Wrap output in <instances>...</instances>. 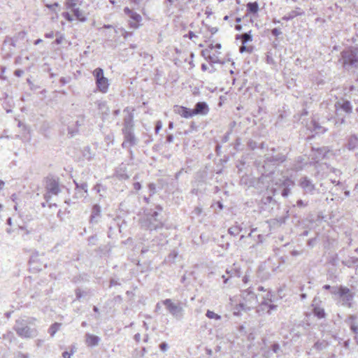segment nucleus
Returning <instances> with one entry per match:
<instances>
[{"label": "nucleus", "instance_id": "obj_1", "mask_svg": "<svg viewBox=\"0 0 358 358\" xmlns=\"http://www.w3.org/2000/svg\"><path fill=\"white\" fill-rule=\"evenodd\" d=\"M64 188L58 176L50 174L46 176V204L50 208L57 207V196Z\"/></svg>", "mask_w": 358, "mask_h": 358}, {"label": "nucleus", "instance_id": "obj_2", "mask_svg": "<svg viewBox=\"0 0 358 358\" xmlns=\"http://www.w3.org/2000/svg\"><path fill=\"white\" fill-rule=\"evenodd\" d=\"M295 186L294 181L287 176H282L277 179L272 187L268 189L273 196L280 194L282 197L287 198L290 194L292 188Z\"/></svg>", "mask_w": 358, "mask_h": 358}, {"label": "nucleus", "instance_id": "obj_3", "mask_svg": "<svg viewBox=\"0 0 358 358\" xmlns=\"http://www.w3.org/2000/svg\"><path fill=\"white\" fill-rule=\"evenodd\" d=\"M339 62L347 71L358 69V48H350L341 52Z\"/></svg>", "mask_w": 358, "mask_h": 358}, {"label": "nucleus", "instance_id": "obj_4", "mask_svg": "<svg viewBox=\"0 0 358 358\" xmlns=\"http://www.w3.org/2000/svg\"><path fill=\"white\" fill-rule=\"evenodd\" d=\"M271 153H267L264 155V165L262 168L264 169L263 175H268L273 173L275 164L282 163L286 160V156L282 153L274 155L275 148H273L270 150Z\"/></svg>", "mask_w": 358, "mask_h": 358}, {"label": "nucleus", "instance_id": "obj_5", "mask_svg": "<svg viewBox=\"0 0 358 358\" xmlns=\"http://www.w3.org/2000/svg\"><path fill=\"white\" fill-rule=\"evenodd\" d=\"M156 209L157 210L151 209L145 214V227L150 231L157 230L163 227L159 213L162 211V208L160 206H157Z\"/></svg>", "mask_w": 358, "mask_h": 358}, {"label": "nucleus", "instance_id": "obj_6", "mask_svg": "<svg viewBox=\"0 0 358 358\" xmlns=\"http://www.w3.org/2000/svg\"><path fill=\"white\" fill-rule=\"evenodd\" d=\"M28 320H17L16 324L13 327V329L16 331L17 334L24 338H31L37 336V330L35 328L30 327Z\"/></svg>", "mask_w": 358, "mask_h": 358}, {"label": "nucleus", "instance_id": "obj_7", "mask_svg": "<svg viewBox=\"0 0 358 358\" xmlns=\"http://www.w3.org/2000/svg\"><path fill=\"white\" fill-rule=\"evenodd\" d=\"M168 312L177 320H182L184 317L185 310L180 301L176 302L173 299H166L162 301Z\"/></svg>", "mask_w": 358, "mask_h": 358}, {"label": "nucleus", "instance_id": "obj_8", "mask_svg": "<svg viewBox=\"0 0 358 358\" xmlns=\"http://www.w3.org/2000/svg\"><path fill=\"white\" fill-rule=\"evenodd\" d=\"M92 75L94 77L95 84L97 90L101 93H106L108 90V79L104 76L103 69L98 67L95 69Z\"/></svg>", "mask_w": 358, "mask_h": 358}, {"label": "nucleus", "instance_id": "obj_9", "mask_svg": "<svg viewBox=\"0 0 358 358\" xmlns=\"http://www.w3.org/2000/svg\"><path fill=\"white\" fill-rule=\"evenodd\" d=\"M243 297L245 303H241L239 304L243 310H250L257 306V297L253 292L250 290L244 291L243 292Z\"/></svg>", "mask_w": 358, "mask_h": 358}, {"label": "nucleus", "instance_id": "obj_10", "mask_svg": "<svg viewBox=\"0 0 358 358\" xmlns=\"http://www.w3.org/2000/svg\"><path fill=\"white\" fill-rule=\"evenodd\" d=\"M338 294L340 297L343 306H348L349 308L352 307V301L354 298V293L352 292L349 288L341 286L338 288Z\"/></svg>", "mask_w": 358, "mask_h": 358}, {"label": "nucleus", "instance_id": "obj_11", "mask_svg": "<svg viewBox=\"0 0 358 358\" xmlns=\"http://www.w3.org/2000/svg\"><path fill=\"white\" fill-rule=\"evenodd\" d=\"M337 115H342V112L346 114H350L352 112V106L351 102L344 98L339 99L334 104Z\"/></svg>", "mask_w": 358, "mask_h": 358}, {"label": "nucleus", "instance_id": "obj_12", "mask_svg": "<svg viewBox=\"0 0 358 358\" xmlns=\"http://www.w3.org/2000/svg\"><path fill=\"white\" fill-rule=\"evenodd\" d=\"M124 14L129 17V25L133 29H137L140 27V22L142 21V17L136 11L128 7L124 8Z\"/></svg>", "mask_w": 358, "mask_h": 358}, {"label": "nucleus", "instance_id": "obj_13", "mask_svg": "<svg viewBox=\"0 0 358 358\" xmlns=\"http://www.w3.org/2000/svg\"><path fill=\"white\" fill-rule=\"evenodd\" d=\"M299 185L305 194H314L316 191L315 185L307 176H302L299 180Z\"/></svg>", "mask_w": 358, "mask_h": 358}, {"label": "nucleus", "instance_id": "obj_14", "mask_svg": "<svg viewBox=\"0 0 358 358\" xmlns=\"http://www.w3.org/2000/svg\"><path fill=\"white\" fill-rule=\"evenodd\" d=\"M134 108L131 107H126L124 109L123 112L127 115L124 117L122 130L134 129Z\"/></svg>", "mask_w": 358, "mask_h": 358}, {"label": "nucleus", "instance_id": "obj_15", "mask_svg": "<svg viewBox=\"0 0 358 358\" xmlns=\"http://www.w3.org/2000/svg\"><path fill=\"white\" fill-rule=\"evenodd\" d=\"M29 271L33 273H37L43 270L45 265L39 260L38 253L36 252L34 253L29 258Z\"/></svg>", "mask_w": 358, "mask_h": 358}, {"label": "nucleus", "instance_id": "obj_16", "mask_svg": "<svg viewBox=\"0 0 358 358\" xmlns=\"http://www.w3.org/2000/svg\"><path fill=\"white\" fill-rule=\"evenodd\" d=\"M313 312L315 317L318 319H323L326 317L324 308L322 306V301L317 297H315L312 302Z\"/></svg>", "mask_w": 358, "mask_h": 358}, {"label": "nucleus", "instance_id": "obj_17", "mask_svg": "<svg viewBox=\"0 0 358 358\" xmlns=\"http://www.w3.org/2000/svg\"><path fill=\"white\" fill-rule=\"evenodd\" d=\"M345 323L350 327L354 334H358V320L357 315H349L345 320Z\"/></svg>", "mask_w": 358, "mask_h": 358}, {"label": "nucleus", "instance_id": "obj_18", "mask_svg": "<svg viewBox=\"0 0 358 358\" xmlns=\"http://www.w3.org/2000/svg\"><path fill=\"white\" fill-rule=\"evenodd\" d=\"M307 129L315 134H322L327 131V129L322 126L317 121L313 119L309 124H307Z\"/></svg>", "mask_w": 358, "mask_h": 358}, {"label": "nucleus", "instance_id": "obj_19", "mask_svg": "<svg viewBox=\"0 0 358 358\" xmlns=\"http://www.w3.org/2000/svg\"><path fill=\"white\" fill-rule=\"evenodd\" d=\"M67 7L68 8L71 9V12L73 13V15L77 20L82 22L87 21V13L84 10H80L78 7H77V5Z\"/></svg>", "mask_w": 358, "mask_h": 358}, {"label": "nucleus", "instance_id": "obj_20", "mask_svg": "<svg viewBox=\"0 0 358 358\" xmlns=\"http://www.w3.org/2000/svg\"><path fill=\"white\" fill-rule=\"evenodd\" d=\"M193 110V115H206L209 112V108L208 104L204 101H199L197 102Z\"/></svg>", "mask_w": 358, "mask_h": 358}, {"label": "nucleus", "instance_id": "obj_21", "mask_svg": "<svg viewBox=\"0 0 358 358\" xmlns=\"http://www.w3.org/2000/svg\"><path fill=\"white\" fill-rule=\"evenodd\" d=\"M122 131L124 136V139L129 143V146H134L137 145L138 139L135 136L134 129H126L122 130Z\"/></svg>", "mask_w": 358, "mask_h": 358}, {"label": "nucleus", "instance_id": "obj_22", "mask_svg": "<svg viewBox=\"0 0 358 358\" xmlns=\"http://www.w3.org/2000/svg\"><path fill=\"white\" fill-rule=\"evenodd\" d=\"M101 219V207L98 204H94L92 208L90 222L92 224H97Z\"/></svg>", "mask_w": 358, "mask_h": 358}, {"label": "nucleus", "instance_id": "obj_23", "mask_svg": "<svg viewBox=\"0 0 358 358\" xmlns=\"http://www.w3.org/2000/svg\"><path fill=\"white\" fill-rule=\"evenodd\" d=\"M174 112L185 118H189L194 116L192 109L185 106H176L174 107Z\"/></svg>", "mask_w": 358, "mask_h": 358}, {"label": "nucleus", "instance_id": "obj_24", "mask_svg": "<svg viewBox=\"0 0 358 358\" xmlns=\"http://www.w3.org/2000/svg\"><path fill=\"white\" fill-rule=\"evenodd\" d=\"M100 340V338L97 336L89 333L85 334V343L89 347H94L98 345Z\"/></svg>", "mask_w": 358, "mask_h": 358}, {"label": "nucleus", "instance_id": "obj_25", "mask_svg": "<svg viewBox=\"0 0 358 358\" xmlns=\"http://www.w3.org/2000/svg\"><path fill=\"white\" fill-rule=\"evenodd\" d=\"M82 155L84 159L87 161H91L94 159L96 152L92 150L90 146H85L82 150Z\"/></svg>", "mask_w": 358, "mask_h": 358}, {"label": "nucleus", "instance_id": "obj_26", "mask_svg": "<svg viewBox=\"0 0 358 358\" xmlns=\"http://www.w3.org/2000/svg\"><path fill=\"white\" fill-rule=\"evenodd\" d=\"M304 12L300 8H296V10H292L287 15L282 17V20L289 21L294 19L295 17L302 15Z\"/></svg>", "mask_w": 358, "mask_h": 358}, {"label": "nucleus", "instance_id": "obj_27", "mask_svg": "<svg viewBox=\"0 0 358 358\" xmlns=\"http://www.w3.org/2000/svg\"><path fill=\"white\" fill-rule=\"evenodd\" d=\"M273 294L268 292L265 296H263V300L260 303L259 308L257 309V312H259L261 310H264V306L268 305V302H272Z\"/></svg>", "mask_w": 358, "mask_h": 358}, {"label": "nucleus", "instance_id": "obj_28", "mask_svg": "<svg viewBox=\"0 0 358 358\" xmlns=\"http://www.w3.org/2000/svg\"><path fill=\"white\" fill-rule=\"evenodd\" d=\"M257 231V228L255 229H251L250 231V233L247 236H244V235H241L240 238H239V241H238V245L240 246V247H242V248H244V247H246L247 246V244H246V239L248 238H250L252 237V234Z\"/></svg>", "mask_w": 358, "mask_h": 358}, {"label": "nucleus", "instance_id": "obj_29", "mask_svg": "<svg viewBox=\"0 0 358 358\" xmlns=\"http://www.w3.org/2000/svg\"><path fill=\"white\" fill-rule=\"evenodd\" d=\"M247 11L251 14H256L259 10V4L257 2H249L247 3Z\"/></svg>", "mask_w": 358, "mask_h": 358}, {"label": "nucleus", "instance_id": "obj_30", "mask_svg": "<svg viewBox=\"0 0 358 358\" xmlns=\"http://www.w3.org/2000/svg\"><path fill=\"white\" fill-rule=\"evenodd\" d=\"M358 147V138L353 135L349 138L348 142V148L349 150H354Z\"/></svg>", "mask_w": 358, "mask_h": 358}, {"label": "nucleus", "instance_id": "obj_31", "mask_svg": "<svg viewBox=\"0 0 358 358\" xmlns=\"http://www.w3.org/2000/svg\"><path fill=\"white\" fill-rule=\"evenodd\" d=\"M236 38H241V41H242V43L243 44H245L246 43L252 41V36L251 34V31H248V32L243 33V34H242L241 35H237Z\"/></svg>", "mask_w": 358, "mask_h": 358}, {"label": "nucleus", "instance_id": "obj_32", "mask_svg": "<svg viewBox=\"0 0 358 358\" xmlns=\"http://www.w3.org/2000/svg\"><path fill=\"white\" fill-rule=\"evenodd\" d=\"M62 326L61 323L55 322L53 324L50 326V327L48 329V332L50 335L52 337L56 334L57 331L60 329V327Z\"/></svg>", "mask_w": 358, "mask_h": 358}, {"label": "nucleus", "instance_id": "obj_33", "mask_svg": "<svg viewBox=\"0 0 358 358\" xmlns=\"http://www.w3.org/2000/svg\"><path fill=\"white\" fill-rule=\"evenodd\" d=\"M242 231V228L238 225L232 226L229 228L228 232L231 236H236Z\"/></svg>", "mask_w": 358, "mask_h": 358}, {"label": "nucleus", "instance_id": "obj_34", "mask_svg": "<svg viewBox=\"0 0 358 358\" xmlns=\"http://www.w3.org/2000/svg\"><path fill=\"white\" fill-rule=\"evenodd\" d=\"M87 196V192H84L81 189H75V193L73 195V198L75 199H85Z\"/></svg>", "mask_w": 358, "mask_h": 358}, {"label": "nucleus", "instance_id": "obj_35", "mask_svg": "<svg viewBox=\"0 0 358 358\" xmlns=\"http://www.w3.org/2000/svg\"><path fill=\"white\" fill-rule=\"evenodd\" d=\"M206 316L209 318V319H214V320H221V315L214 313L213 311L212 310H208L206 311Z\"/></svg>", "mask_w": 358, "mask_h": 358}, {"label": "nucleus", "instance_id": "obj_36", "mask_svg": "<svg viewBox=\"0 0 358 358\" xmlns=\"http://www.w3.org/2000/svg\"><path fill=\"white\" fill-rule=\"evenodd\" d=\"M73 182L76 185L75 189H81V190H83L84 192H87L88 185H87V182H83L79 183L75 180H73Z\"/></svg>", "mask_w": 358, "mask_h": 358}, {"label": "nucleus", "instance_id": "obj_37", "mask_svg": "<svg viewBox=\"0 0 358 358\" xmlns=\"http://www.w3.org/2000/svg\"><path fill=\"white\" fill-rule=\"evenodd\" d=\"M3 339L8 341L10 343L15 339L13 332L8 331L6 334H3Z\"/></svg>", "mask_w": 358, "mask_h": 358}, {"label": "nucleus", "instance_id": "obj_38", "mask_svg": "<svg viewBox=\"0 0 358 358\" xmlns=\"http://www.w3.org/2000/svg\"><path fill=\"white\" fill-rule=\"evenodd\" d=\"M98 108H99V110H102V112L106 114H108L109 112V108L107 106L106 101L99 102Z\"/></svg>", "mask_w": 358, "mask_h": 358}, {"label": "nucleus", "instance_id": "obj_39", "mask_svg": "<svg viewBox=\"0 0 358 358\" xmlns=\"http://www.w3.org/2000/svg\"><path fill=\"white\" fill-rule=\"evenodd\" d=\"M235 273H236V271H235V270H232V269L231 271L227 270V274H228L229 275L227 277H226L225 275H223L222 276V278L223 279L224 284L227 285L228 283V281L233 276V274Z\"/></svg>", "mask_w": 358, "mask_h": 358}, {"label": "nucleus", "instance_id": "obj_40", "mask_svg": "<svg viewBox=\"0 0 358 358\" xmlns=\"http://www.w3.org/2000/svg\"><path fill=\"white\" fill-rule=\"evenodd\" d=\"M55 36H56V38L54 41V42L52 43L53 44L59 45L64 40V34L59 31L56 32Z\"/></svg>", "mask_w": 358, "mask_h": 358}, {"label": "nucleus", "instance_id": "obj_41", "mask_svg": "<svg viewBox=\"0 0 358 358\" xmlns=\"http://www.w3.org/2000/svg\"><path fill=\"white\" fill-rule=\"evenodd\" d=\"M6 43H9L13 47H16V38L7 36L3 41V44Z\"/></svg>", "mask_w": 358, "mask_h": 358}, {"label": "nucleus", "instance_id": "obj_42", "mask_svg": "<svg viewBox=\"0 0 358 358\" xmlns=\"http://www.w3.org/2000/svg\"><path fill=\"white\" fill-rule=\"evenodd\" d=\"M206 60L210 64H222L220 59H219V58L215 55L209 56Z\"/></svg>", "mask_w": 358, "mask_h": 358}, {"label": "nucleus", "instance_id": "obj_43", "mask_svg": "<svg viewBox=\"0 0 358 358\" xmlns=\"http://www.w3.org/2000/svg\"><path fill=\"white\" fill-rule=\"evenodd\" d=\"M27 35V32L24 31H20L17 34H16L13 37L16 38V43L18 41L24 40Z\"/></svg>", "mask_w": 358, "mask_h": 358}, {"label": "nucleus", "instance_id": "obj_44", "mask_svg": "<svg viewBox=\"0 0 358 358\" xmlns=\"http://www.w3.org/2000/svg\"><path fill=\"white\" fill-rule=\"evenodd\" d=\"M253 50V48L252 46H246L245 44L242 43V45L239 48V51L241 53H243L244 52H248L249 53H251Z\"/></svg>", "mask_w": 358, "mask_h": 358}, {"label": "nucleus", "instance_id": "obj_45", "mask_svg": "<svg viewBox=\"0 0 358 358\" xmlns=\"http://www.w3.org/2000/svg\"><path fill=\"white\" fill-rule=\"evenodd\" d=\"M146 352L145 348H141L140 350H135V355L138 357L139 358H143Z\"/></svg>", "mask_w": 358, "mask_h": 358}, {"label": "nucleus", "instance_id": "obj_46", "mask_svg": "<svg viewBox=\"0 0 358 358\" xmlns=\"http://www.w3.org/2000/svg\"><path fill=\"white\" fill-rule=\"evenodd\" d=\"M19 196H20V193L17 194V193H13L11 196H10V199L13 202H14L16 204H19V202L20 201V199L19 198Z\"/></svg>", "mask_w": 358, "mask_h": 358}, {"label": "nucleus", "instance_id": "obj_47", "mask_svg": "<svg viewBox=\"0 0 358 358\" xmlns=\"http://www.w3.org/2000/svg\"><path fill=\"white\" fill-rule=\"evenodd\" d=\"M248 148L250 149V150H255V148H257V143L256 141H253V140H250L248 142Z\"/></svg>", "mask_w": 358, "mask_h": 358}, {"label": "nucleus", "instance_id": "obj_48", "mask_svg": "<svg viewBox=\"0 0 358 358\" xmlns=\"http://www.w3.org/2000/svg\"><path fill=\"white\" fill-rule=\"evenodd\" d=\"M162 123L161 120H158L156 122L155 131L156 134H158L159 131L162 129Z\"/></svg>", "mask_w": 358, "mask_h": 358}, {"label": "nucleus", "instance_id": "obj_49", "mask_svg": "<svg viewBox=\"0 0 358 358\" xmlns=\"http://www.w3.org/2000/svg\"><path fill=\"white\" fill-rule=\"evenodd\" d=\"M159 347L162 352H166L169 349V345L166 342L161 343Z\"/></svg>", "mask_w": 358, "mask_h": 358}, {"label": "nucleus", "instance_id": "obj_50", "mask_svg": "<svg viewBox=\"0 0 358 358\" xmlns=\"http://www.w3.org/2000/svg\"><path fill=\"white\" fill-rule=\"evenodd\" d=\"M148 189L150 192V195H152L156 192V187L154 183H150L148 185Z\"/></svg>", "mask_w": 358, "mask_h": 358}, {"label": "nucleus", "instance_id": "obj_51", "mask_svg": "<svg viewBox=\"0 0 358 358\" xmlns=\"http://www.w3.org/2000/svg\"><path fill=\"white\" fill-rule=\"evenodd\" d=\"M63 16L64 18L68 20L69 22H72L73 20V15L70 14L69 13H64Z\"/></svg>", "mask_w": 358, "mask_h": 358}, {"label": "nucleus", "instance_id": "obj_52", "mask_svg": "<svg viewBox=\"0 0 358 358\" xmlns=\"http://www.w3.org/2000/svg\"><path fill=\"white\" fill-rule=\"evenodd\" d=\"M201 55L204 57L206 59H207L209 56L211 55L210 54V50L209 49H205L201 51Z\"/></svg>", "mask_w": 358, "mask_h": 358}, {"label": "nucleus", "instance_id": "obj_53", "mask_svg": "<svg viewBox=\"0 0 358 358\" xmlns=\"http://www.w3.org/2000/svg\"><path fill=\"white\" fill-rule=\"evenodd\" d=\"M24 71L21 69H17L14 71V75L17 77L20 78L24 74Z\"/></svg>", "mask_w": 358, "mask_h": 358}, {"label": "nucleus", "instance_id": "obj_54", "mask_svg": "<svg viewBox=\"0 0 358 358\" xmlns=\"http://www.w3.org/2000/svg\"><path fill=\"white\" fill-rule=\"evenodd\" d=\"M271 34L273 36H275L277 37V36H280V34H282V31L278 28H274L271 30Z\"/></svg>", "mask_w": 358, "mask_h": 358}, {"label": "nucleus", "instance_id": "obj_55", "mask_svg": "<svg viewBox=\"0 0 358 358\" xmlns=\"http://www.w3.org/2000/svg\"><path fill=\"white\" fill-rule=\"evenodd\" d=\"M85 117L84 116L80 117L78 120H76V124L77 127H80L84 124Z\"/></svg>", "mask_w": 358, "mask_h": 358}, {"label": "nucleus", "instance_id": "obj_56", "mask_svg": "<svg viewBox=\"0 0 358 358\" xmlns=\"http://www.w3.org/2000/svg\"><path fill=\"white\" fill-rule=\"evenodd\" d=\"M271 348L275 353H278L280 350V345L278 343L273 344Z\"/></svg>", "mask_w": 358, "mask_h": 358}, {"label": "nucleus", "instance_id": "obj_57", "mask_svg": "<svg viewBox=\"0 0 358 358\" xmlns=\"http://www.w3.org/2000/svg\"><path fill=\"white\" fill-rule=\"evenodd\" d=\"M296 206L299 208L306 207L307 206V203H305L303 200L299 199L296 201Z\"/></svg>", "mask_w": 358, "mask_h": 358}, {"label": "nucleus", "instance_id": "obj_58", "mask_svg": "<svg viewBox=\"0 0 358 358\" xmlns=\"http://www.w3.org/2000/svg\"><path fill=\"white\" fill-rule=\"evenodd\" d=\"M270 302H268V305H265L264 307H268V310H267V313L270 314L271 310H275L276 309L277 306L274 304L269 303Z\"/></svg>", "mask_w": 358, "mask_h": 358}, {"label": "nucleus", "instance_id": "obj_59", "mask_svg": "<svg viewBox=\"0 0 358 358\" xmlns=\"http://www.w3.org/2000/svg\"><path fill=\"white\" fill-rule=\"evenodd\" d=\"M76 296L78 300H80L83 296V292L80 289H76Z\"/></svg>", "mask_w": 358, "mask_h": 358}, {"label": "nucleus", "instance_id": "obj_60", "mask_svg": "<svg viewBox=\"0 0 358 358\" xmlns=\"http://www.w3.org/2000/svg\"><path fill=\"white\" fill-rule=\"evenodd\" d=\"M193 213H194L195 215H198V216H199V215H200L201 214V213H202V208H201V207H199V206H196V207L194 208V210Z\"/></svg>", "mask_w": 358, "mask_h": 358}, {"label": "nucleus", "instance_id": "obj_61", "mask_svg": "<svg viewBox=\"0 0 358 358\" xmlns=\"http://www.w3.org/2000/svg\"><path fill=\"white\" fill-rule=\"evenodd\" d=\"M78 0H66L67 6H73L77 5Z\"/></svg>", "mask_w": 358, "mask_h": 358}, {"label": "nucleus", "instance_id": "obj_62", "mask_svg": "<svg viewBox=\"0 0 358 358\" xmlns=\"http://www.w3.org/2000/svg\"><path fill=\"white\" fill-rule=\"evenodd\" d=\"M266 63L267 64H275V61L274 59H273L272 57L269 56V55H267L266 56Z\"/></svg>", "mask_w": 358, "mask_h": 358}, {"label": "nucleus", "instance_id": "obj_63", "mask_svg": "<svg viewBox=\"0 0 358 358\" xmlns=\"http://www.w3.org/2000/svg\"><path fill=\"white\" fill-rule=\"evenodd\" d=\"M349 262H351L353 265H356L358 266V258L357 257H350L349 259Z\"/></svg>", "mask_w": 358, "mask_h": 358}, {"label": "nucleus", "instance_id": "obj_64", "mask_svg": "<svg viewBox=\"0 0 358 358\" xmlns=\"http://www.w3.org/2000/svg\"><path fill=\"white\" fill-rule=\"evenodd\" d=\"M17 358H29L28 354H24L22 352H19L17 355Z\"/></svg>", "mask_w": 358, "mask_h": 358}]
</instances>
